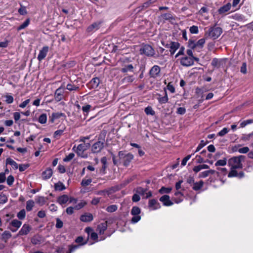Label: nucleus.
Here are the masks:
<instances>
[{
	"label": "nucleus",
	"mask_w": 253,
	"mask_h": 253,
	"mask_svg": "<svg viewBox=\"0 0 253 253\" xmlns=\"http://www.w3.org/2000/svg\"><path fill=\"white\" fill-rule=\"evenodd\" d=\"M222 33V29L216 27V24L211 27L205 33V38L207 39H217Z\"/></svg>",
	"instance_id": "nucleus-1"
},
{
	"label": "nucleus",
	"mask_w": 253,
	"mask_h": 253,
	"mask_svg": "<svg viewBox=\"0 0 253 253\" xmlns=\"http://www.w3.org/2000/svg\"><path fill=\"white\" fill-rule=\"evenodd\" d=\"M120 163H122L125 167H127L133 159V155L125 151H121L118 153Z\"/></svg>",
	"instance_id": "nucleus-2"
},
{
	"label": "nucleus",
	"mask_w": 253,
	"mask_h": 253,
	"mask_svg": "<svg viewBox=\"0 0 253 253\" xmlns=\"http://www.w3.org/2000/svg\"><path fill=\"white\" fill-rule=\"evenodd\" d=\"M245 156L240 155L237 157H233L228 161V164L232 169H241L243 168L242 162L245 161Z\"/></svg>",
	"instance_id": "nucleus-3"
},
{
	"label": "nucleus",
	"mask_w": 253,
	"mask_h": 253,
	"mask_svg": "<svg viewBox=\"0 0 253 253\" xmlns=\"http://www.w3.org/2000/svg\"><path fill=\"white\" fill-rule=\"evenodd\" d=\"M105 137V132L101 133L98 137V141L94 143L91 147V152L93 153H98L101 152L104 146V140Z\"/></svg>",
	"instance_id": "nucleus-4"
},
{
	"label": "nucleus",
	"mask_w": 253,
	"mask_h": 253,
	"mask_svg": "<svg viewBox=\"0 0 253 253\" xmlns=\"http://www.w3.org/2000/svg\"><path fill=\"white\" fill-rule=\"evenodd\" d=\"M141 54H144L147 56H153L155 54V50L149 44H145L140 48Z\"/></svg>",
	"instance_id": "nucleus-5"
},
{
	"label": "nucleus",
	"mask_w": 253,
	"mask_h": 253,
	"mask_svg": "<svg viewBox=\"0 0 253 253\" xmlns=\"http://www.w3.org/2000/svg\"><path fill=\"white\" fill-rule=\"evenodd\" d=\"M85 146L84 143L79 144L76 148V153L79 157L86 158L87 157V154L84 153V152L86 150Z\"/></svg>",
	"instance_id": "nucleus-6"
},
{
	"label": "nucleus",
	"mask_w": 253,
	"mask_h": 253,
	"mask_svg": "<svg viewBox=\"0 0 253 253\" xmlns=\"http://www.w3.org/2000/svg\"><path fill=\"white\" fill-rule=\"evenodd\" d=\"M170 44L169 50H167L165 52V54L167 55L169 54V52H170V55H173L175 52L176 50L180 47V43L178 42H170Z\"/></svg>",
	"instance_id": "nucleus-7"
},
{
	"label": "nucleus",
	"mask_w": 253,
	"mask_h": 253,
	"mask_svg": "<svg viewBox=\"0 0 253 253\" xmlns=\"http://www.w3.org/2000/svg\"><path fill=\"white\" fill-rule=\"evenodd\" d=\"M161 68L158 65L154 66L149 71V74L151 78H155L159 77Z\"/></svg>",
	"instance_id": "nucleus-8"
},
{
	"label": "nucleus",
	"mask_w": 253,
	"mask_h": 253,
	"mask_svg": "<svg viewBox=\"0 0 253 253\" xmlns=\"http://www.w3.org/2000/svg\"><path fill=\"white\" fill-rule=\"evenodd\" d=\"M180 63L184 66L188 67L193 65L194 62L191 57L185 56L181 58Z\"/></svg>",
	"instance_id": "nucleus-9"
},
{
	"label": "nucleus",
	"mask_w": 253,
	"mask_h": 253,
	"mask_svg": "<svg viewBox=\"0 0 253 253\" xmlns=\"http://www.w3.org/2000/svg\"><path fill=\"white\" fill-rule=\"evenodd\" d=\"M225 59L214 58L211 61V65L214 68H219L223 63H225Z\"/></svg>",
	"instance_id": "nucleus-10"
},
{
	"label": "nucleus",
	"mask_w": 253,
	"mask_h": 253,
	"mask_svg": "<svg viewBox=\"0 0 253 253\" xmlns=\"http://www.w3.org/2000/svg\"><path fill=\"white\" fill-rule=\"evenodd\" d=\"M78 248L79 246L70 245L69 246V251L65 253V250L63 247H58L55 253H72Z\"/></svg>",
	"instance_id": "nucleus-11"
},
{
	"label": "nucleus",
	"mask_w": 253,
	"mask_h": 253,
	"mask_svg": "<svg viewBox=\"0 0 253 253\" xmlns=\"http://www.w3.org/2000/svg\"><path fill=\"white\" fill-rule=\"evenodd\" d=\"M48 51V46H43L41 50H40L39 54L38 56V59L39 61H41L46 56Z\"/></svg>",
	"instance_id": "nucleus-12"
},
{
	"label": "nucleus",
	"mask_w": 253,
	"mask_h": 253,
	"mask_svg": "<svg viewBox=\"0 0 253 253\" xmlns=\"http://www.w3.org/2000/svg\"><path fill=\"white\" fill-rule=\"evenodd\" d=\"M31 230V227L28 224H25L19 231L18 236L26 235L28 234Z\"/></svg>",
	"instance_id": "nucleus-13"
},
{
	"label": "nucleus",
	"mask_w": 253,
	"mask_h": 253,
	"mask_svg": "<svg viewBox=\"0 0 253 253\" xmlns=\"http://www.w3.org/2000/svg\"><path fill=\"white\" fill-rule=\"evenodd\" d=\"M170 197L168 195H165L160 198V201L162 202L164 206H170L173 205V203L170 200Z\"/></svg>",
	"instance_id": "nucleus-14"
},
{
	"label": "nucleus",
	"mask_w": 253,
	"mask_h": 253,
	"mask_svg": "<svg viewBox=\"0 0 253 253\" xmlns=\"http://www.w3.org/2000/svg\"><path fill=\"white\" fill-rule=\"evenodd\" d=\"M102 22L99 21V22H94L92 24H91L90 25H89L87 28V32H91L93 31V30H98L100 26V25L101 24Z\"/></svg>",
	"instance_id": "nucleus-15"
},
{
	"label": "nucleus",
	"mask_w": 253,
	"mask_h": 253,
	"mask_svg": "<svg viewBox=\"0 0 253 253\" xmlns=\"http://www.w3.org/2000/svg\"><path fill=\"white\" fill-rule=\"evenodd\" d=\"M231 3L228 2L226 4L220 7L218 10V12L219 14H222L227 11H228L231 8Z\"/></svg>",
	"instance_id": "nucleus-16"
},
{
	"label": "nucleus",
	"mask_w": 253,
	"mask_h": 253,
	"mask_svg": "<svg viewBox=\"0 0 253 253\" xmlns=\"http://www.w3.org/2000/svg\"><path fill=\"white\" fill-rule=\"evenodd\" d=\"M107 228V221L101 223L97 226V230L100 234H103Z\"/></svg>",
	"instance_id": "nucleus-17"
},
{
	"label": "nucleus",
	"mask_w": 253,
	"mask_h": 253,
	"mask_svg": "<svg viewBox=\"0 0 253 253\" xmlns=\"http://www.w3.org/2000/svg\"><path fill=\"white\" fill-rule=\"evenodd\" d=\"M55 99L56 101H60L61 100L63 97V91L61 88H59L56 89L55 92Z\"/></svg>",
	"instance_id": "nucleus-18"
},
{
	"label": "nucleus",
	"mask_w": 253,
	"mask_h": 253,
	"mask_svg": "<svg viewBox=\"0 0 253 253\" xmlns=\"http://www.w3.org/2000/svg\"><path fill=\"white\" fill-rule=\"evenodd\" d=\"M149 207L152 208L153 210H156L160 208V204L157 202L155 199H151L149 202Z\"/></svg>",
	"instance_id": "nucleus-19"
},
{
	"label": "nucleus",
	"mask_w": 253,
	"mask_h": 253,
	"mask_svg": "<svg viewBox=\"0 0 253 253\" xmlns=\"http://www.w3.org/2000/svg\"><path fill=\"white\" fill-rule=\"evenodd\" d=\"M52 175V170L50 168H48L42 173V176L43 179H47L49 178Z\"/></svg>",
	"instance_id": "nucleus-20"
},
{
	"label": "nucleus",
	"mask_w": 253,
	"mask_h": 253,
	"mask_svg": "<svg viewBox=\"0 0 253 253\" xmlns=\"http://www.w3.org/2000/svg\"><path fill=\"white\" fill-rule=\"evenodd\" d=\"M63 116H65L64 113L59 112L53 113L51 115V116L50 117L49 121L52 123L54 122L55 119H58Z\"/></svg>",
	"instance_id": "nucleus-21"
},
{
	"label": "nucleus",
	"mask_w": 253,
	"mask_h": 253,
	"mask_svg": "<svg viewBox=\"0 0 253 253\" xmlns=\"http://www.w3.org/2000/svg\"><path fill=\"white\" fill-rule=\"evenodd\" d=\"M80 219L83 222L91 221L93 219V215L91 213L82 215L80 217Z\"/></svg>",
	"instance_id": "nucleus-22"
},
{
	"label": "nucleus",
	"mask_w": 253,
	"mask_h": 253,
	"mask_svg": "<svg viewBox=\"0 0 253 253\" xmlns=\"http://www.w3.org/2000/svg\"><path fill=\"white\" fill-rule=\"evenodd\" d=\"M69 200L67 195H63L59 197L57 199V202L60 204L63 205L66 203Z\"/></svg>",
	"instance_id": "nucleus-23"
},
{
	"label": "nucleus",
	"mask_w": 253,
	"mask_h": 253,
	"mask_svg": "<svg viewBox=\"0 0 253 253\" xmlns=\"http://www.w3.org/2000/svg\"><path fill=\"white\" fill-rule=\"evenodd\" d=\"M158 0H148L146 2L143 3V4L140 6L141 10H143L149 7L151 4L156 2Z\"/></svg>",
	"instance_id": "nucleus-24"
},
{
	"label": "nucleus",
	"mask_w": 253,
	"mask_h": 253,
	"mask_svg": "<svg viewBox=\"0 0 253 253\" xmlns=\"http://www.w3.org/2000/svg\"><path fill=\"white\" fill-rule=\"evenodd\" d=\"M133 66L132 64H128L125 65L123 68H122L121 70V72L123 73H126L128 72H133Z\"/></svg>",
	"instance_id": "nucleus-25"
},
{
	"label": "nucleus",
	"mask_w": 253,
	"mask_h": 253,
	"mask_svg": "<svg viewBox=\"0 0 253 253\" xmlns=\"http://www.w3.org/2000/svg\"><path fill=\"white\" fill-rule=\"evenodd\" d=\"M6 164L10 165L13 167L15 169H17L18 168V164L10 158H8L6 160Z\"/></svg>",
	"instance_id": "nucleus-26"
},
{
	"label": "nucleus",
	"mask_w": 253,
	"mask_h": 253,
	"mask_svg": "<svg viewBox=\"0 0 253 253\" xmlns=\"http://www.w3.org/2000/svg\"><path fill=\"white\" fill-rule=\"evenodd\" d=\"M30 19L27 18L21 25H20L19 27H17V31H20L27 27L30 23Z\"/></svg>",
	"instance_id": "nucleus-27"
},
{
	"label": "nucleus",
	"mask_w": 253,
	"mask_h": 253,
	"mask_svg": "<svg viewBox=\"0 0 253 253\" xmlns=\"http://www.w3.org/2000/svg\"><path fill=\"white\" fill-rule=\"evenodd\" d=\"M21 221L17 219H14L10 223V225L11 226L17 228L18 229L21 226Z\"/></svg>",
	"instance_id": "nucleus-28"
},
{
	"label": "nucleus",
	"mask_w": 253,
	"mask_h": 253,
	"mask_svg": "<svg viewBox=\"0 0 253 253\" xmlns=\"http://www.w3.org/2000/svg\"><path fill=\"white\" fill-rule=\"evenodd\" d=\"M35 203L32 200H30L26 202V209L27 211H31L32 210L33 207L34 206Z\"/></svg>",
	"instance_id": "nucleus-29"
},
{
	"label": "nucleus",
	"mask_w": 253,
	"mask_h": 253,
	"mask_svg": "<svg viewBox=\"0 0 253 253\" xmlns=\"http://www.w3.org/2000/svg\"><path fill=\"white\" fill-rule=\"evenodd\" d=\"M11 237V234L8 231H5L2 234V240L6 242L7 240Z\"/></svg>",
	"instance_id": "nucleus-30"
},
{
	"label": "nucleus",
	"mask_w": 253,
	"mask_h": 253,
	"mask_svg": "<svg viewBox=\"0 0 253 253\" xmlns=\"http://www.w3.org/2000/svg\"><path fill=\"white\" fill-rule=\"evenodd\" d=\"M54 188L56 190L62 191L65 189L64 185L61 182H58L54 185Z\"/></svg>",
	"instance_id": "nucleus-31"
},
{
	"label": "nucleus",
	"mask_w": 253,
	"mask_h": 253,
	"mask_svg": "<svg viewBox=\"0 0 253 253\" xmlns=\"http://www.w3.org/2000/svg\"><path fill=\"white\" fill-rule=\"evenodd\" d=\"M187 46L191 49H194L196 47H197L195 41L194 40H192V39H190L189 40V41L188 42Z\"/></svg>",
	"instance_id": "nucleus-32"
},
{
	"label": "nucleus",
	"mask_w": 253,
	"mask_h": 253,
	"mask_svg": "<svg viewBox=\"0 0 253 253\" xmlns=\"http://www.w3.org/2000/svg\"><path fill=\"white\" fill-rule=\"evenodd\" d=\"M205 39L206 38L201 39L196 42L197 47L202 49L204 47V45L205 43Z\"/></svg>",
	"instance_id": "nucleus-33"
},
{
	"label": "nucleus",
	"mask_w": 253,
	"mask_h": 253,
	"mask_svg": "<svg viewBox=\"0 0 253 253\" xmlns=\"http://www.w3.org/2000/svg\"><path fill=\"white\" fill-rule=\"evenodd\" d=\"M100 83V80H90L88 84L92 88H96Z\"/></svg>",
	"instance_id": "nucleus-34"
},
{
	"label": "nucleus",
	"mask_w": 253,
	"mask_h": 253,
	"mask_svg": "<svg viewBox=\"0 0 253 253\" xmlns=\"http://www.w3.org/2000/svg\"><path fill=\"white\" fill-rule=\"evenodd\" d=\"M145 112L147 115H150L153 116L155 115V112L152 109V107L150 106H148L145 109Z\"/></svg>",
	"instance_id": "nucleus-35"
},
{
	"label": "nucleus",
	"mask_w": 253,
	"mask_h": 253,
	"mask_svg": "<svg viewBox=\"0 0 253 253\" xmlns=\"http://www.w3.org/2000/svg\"><path fill=\"white\" fill-rule=\"evenodd\" d=\"M47 116L45 114H42L39 117V122L41 124H45L46 122Z\"/></svg>",
	"instance_id": "nucleus-36"
},
{
	"label": "nucleus",
	"mask_w": 253,
	"mask_h": 253,
	"mask_svg": "<svg viewBox=\"0 0 253 253\" xmlns=\"http://www.w3.org/2000/svg\"><path fill=\"white\" fill-rule=\"evenodd\" d=\"M140 213V209L137 207H133L131 210V213L133 215H137Z\"/></svg>",
	"instance_id": "nucleus-37"
},
{
	"label": "nucleus",
	"mask_w": 253,
	"mask_h": 253,
	"mask_svg": "<svg viewBox=\"0 0 253 253\" xmlns=\"http://www.w3.org/2000/svg\"><path fill=\"white\" fill-rule=\"evenodd\" d=\"M26 215V212L25 210L23 209L21 210L18 213H17V217L18 218L22 220L25 218Z\"/></svg>",
	"instance_id": "nucleus-38"
},
{
	"label": "nucleus",
	"mask_w": 253,
	"mask_h": 253,
	"mask_svg": "<svg viewBox=\"0 0 253 253\" xmlns=\"http://www.w3.org/2000/svg\"><path fill=\"white\" fill-rule=\"evenodd\" d=\"M83 241H84V238L82 236H79V237H77L75 240L76 243L80 244V245H78L79 247L81 245H84L87 243V241H85V242H83Z\"/></svg>",
	"instance_id": "nucleus-39"
},
{
	"label": "nucleus",
	"mask_w": 253,
	"mask_h": 253,
	"mask_svg": "<svg viewBox=\"0 0 253 253\" xmlns=\"http://www.w3.org/2000/svg\"><path fill=\"white\" fill-rule=\"evenodd\" d=\"M204 182L202 181H200L199 182L194 183V186L193 187V189L195 190H199L203 185Z\"/></svg>",
	"instance_id": "nucleus-40"
},
{
	"label": "nucleus",
	"mask_w": 253,
	"mask_h": 253,
	"mask_svg": "<svg viewBox=\"0 0 253 253\" xmlns=\"http://www.w3.org/2000/svg\"><path fill=\"white\" fill-rule=\"evenodd\" d=\"M165 95L164 96L158 98L159 102L161 104L166 103L168 101V97L166 91H165Z\"/></svg>",
	"instance_id": "nucleus-41"
},
{
	"label": "nucleus",
	"mask_w": 253,
	"mask_h": 253,
	"mask_svg": "<svg viewBox=\"0 0 253 253\" xmlns=\"http://www.w3.org/2000/svg\"><path fill=\"white\" fill-rule=\"evenodd\" d=\"M236 169H232L231 168V170L228 173V176L229 177L237 176L238 172Z\"/></svg>",
	"instance_id": "nucleus-42"
},
{
	"label": "nucleus",
	"mask_w": 253,
	"mask_h": 253,
	"mask_svg": "<svg viewBox=\"0 0 253 253\" xmlns=\"http://www.w3.org/2000/svg\"><path fill=\"white\" fill-rule=\"evenodd\" d=\"M162 17L165 20H173L174 18L170 13H164L162 15Z\"/></svg>",
	"instance_id": "nucleus-43"
},
{
	"label": "nucleus",
	"mask_w": 253,
	"mask_h": 253,
	"mask_svg": "<svg viewBox=\"0 0 253 253\" xmlns=\"http://www.w3.org/2000/svg\"><path fill=\"white\" fill-rule=\"evenodd\" d=\"M36 202L40 205H43L45 204V200L43 197H38L36 199Z\"/></svg>",
	"instance_id": "nucleus-44"
},
{
	"label": "nucleus",
	"mask_w": 253,
	"mask_h": 253,
	"mask_svg": "<svg viewBox=\"0 0 253 253\" xmlns=\"http://www.w3.org/2000/svg\"><path fill=\"white\" fill-rule=\"evenodd\" d=\"M117 210V206L115 205H111L108 206L106 208V211L109 212H113Z\"/></svg>",
	"instance_id": "nucleus-45"
},
{
	"label": "nucleus",
	"mask_w": 253,
	"mask_h": 253,
	"mask_svg": "<svg viewBox=\"0 0 253 253\" xmlns=\"http://www.w3.org/2000/svg\"><path fill=\"white\" fill-rule=\"evenodd\" d=\"M171 190V188H166L165 187H162L159 191V193L161 194L164 193H169Z\"/></svg>",
	"instance_id": "nucleus-46"
},
{
	"label": "nucleus",
	"mask_w": 253,
	"mask_h": 253,
	"mask_svg": "<svg viewBox=\"0 0 253 253\" xmlns=\"http://www.w3.org/2000/svg\"><path fill=\"white\" fill-rule=\"evenodd\" d=\"M19 13L21 15H25L27 14V11L25 6L21 5L20 8L18 9Z\"/></svg>",
	"instance_id": "nucleus-47"
},
{
	"label": "nucleus",
	"mask_w": 253,
	"mask_h": 253,
	"mask_svg": "<svg viewBox=\"0 0 253 253\" xmlns=\"http://www.w3.org/2000/svg\"><path fill=\"white\" fill-rule=\"evenodd\" d=\"M206 90L204 88H200L197 87L196 89V93L198 95V96H201V98L203 97V93L205 92Z\"/></svg>",
	"instance_id": "nucleus-48"
},
{
	"label": "nucleus",
	"mask_w": 253,
	"mask_h": 253,
	"mask_svg": "<svg viewBox=\"0 0 253 253\" xmlns=\"http://www.w3.org/2000/svg\"><path fill=\"white\" fill-rule=\"evenodd\" d=\"M229 131V129L226 127H224L222 129L221 131H220L218 133L217 135L220 136H223L226 134H227Z\"/></svg>",
	"instance_id": "nucleus-49"
},
{
	"label": "nucleus",
	"mask_w": 253,
	"mask_h": 253,
	"mask_svg": "<svg viewBox=\"0 0 253 253\" xmlns=\"http://www.w3.org/2000/svg\"><path fill=\"white\" fill-rule=\"evenodd\" d=\"M91 181H92V180L91 178H89L87 179H83V180L81 182V185L83 186H86L89 185L90 184V183L91 182Z\"/></svg>",
	"instance_id": "nucleus-50"
},
{
	"label": "nucleus",
	"mask_w": 253,
	"mask_h": 253,
	"mask_svg": "<svg viewBox=\"0 0 253 253\" xmlns=\"http://www.w3.org/2000/svg\"><path fill=\"white\" fill-rule=\"evenodd\" d=\"M147 190V189H144L141 187H139L137 188L136 192L139 194L144 195Z\"/></svg>",
	"instance_id": "nucleus-51"
},
{
	"label": "nucleus",
	"mask_w": 253,
	"mask_h": 253,
	"mask_svg": "<svg viewBox=\"0 0 253 253\" xmlns=\"http://www.w3.org/2000/svg\"><path fill=\"white\" fill-rule=\"evenodd\" d=\"M189 30L191 34H197L199 32L198 27L197 26H191Z\"/></svg>",
	"instance_id": "nucleus-52"
},
{
	"label": "nucleus",
	"mask_w": 253,
	"mask_h": 253,
	"mask_svg": "<svg viewBox=\"0 0 253 253\" xmlns=\"http://www.w3.org/2000/svg\"><path fill=\"white\" fill-rule=\"evenodd\" d=\"M7 201V198L5 195L1 193L0 194V204L5 203Z\"/></svg>",
	"instance_id": "nucleus-53"
},
{
	"label": "nucleus",
	"mask_w": 253,
	"mask_h": 253,
	"mask_svg": "<svg viewBox=\"0 0 253 253\" xmlns=\"http://www.w3.org/2000/svg\"><path fill=\"white\" fill-rule=\"evenodd\" d=\"M75 156V154L73 153H70L68 156H67L64 159L63 161L65 162H69L72 159H73V158Z\"/></svg>",
	"instance_id": "nucleus-54"
},
{
	"label": "nucleus",
	"mask_w": 253,
	"mask_h": 253,
	"mask_svg": "<svg viewBox=\"0 0 253 253\" xmlns=\"http://www.w3.org/2000/svg\"><path fill=\"white\" fill-rule=\"evenodd\" d=\"M226 160L225 159L224 160H218L215 165L216 166H224L226 165Z\"/></svg>",
	"instance_id": "nucleus-55"
},
{
	"label": "nucleus",
	"mask_w": 253,
	"mask_h": 253,
	"mask_svg": "<svg viewBox=\"0 0 253 253\" xmlns=\"http://www.w3.org/2000/svg\"><path fill=\"white\" fill-rule=\"evenodd\" d=\"M4 97L5 98V101L8 104H10L13 101V97L11 95H5Z\"/></svg>",
	"instance_id": "nucleus-56"
},
{
	"label": "nucleus",
	"mask_w": 253,
	"mask_h": 253,
	"mask_svg": "<svg viewBox=\"0 0 253 253\" xmlns=\"http://www.w3.org/2000/svg\"><path fill=\"white\" fill-rule=\"evenodd\" d=\"M250 151V149L248 147H244L243 148H239L238 150V152L240 153L246 154L249 152Z\"/></svg>",
	"instance_id": "nucleus-57"
},
{
	"label": "nucleus",
	"mask_w": 253,
	"mask_h": 253,
	"mask_svg": "<svg viewBox=\"0 0 253 253\" xmlns=\"http://www.w3.org/2000/svg\"><path fill=\"white\" fill-rule=\"evenodd\" d=\"M56 227L57 228H61L63 226V222L59 218L56 219Z\"/></svg>",
	"instance_id": "nucleus-58"
},
{
	"label": "nucleus",
	"mask_w": 253,
	"mask_h": 253,
	"mask_svg": "<svg viewBox=\"0 0 253 253\" xmlns=\"http://www.w3.org/2000/svg\"><path fill=\"white\" fill-rule=\"evenodd\" d=\"M240 71L243 74H246L247 73V64L246 62L242 63Z\"/></svg>",
	"instance_id": "nucleus-59"
},
{
	"label": "nucleus",
	"mask_w": 253,
	"mask_h": 253,
	"mask_svg": "<svg viewBox=\"0 0 253 253\" xmlns=\"http://www.w3.org/2000/svg\"><path fill=\"white\" fill-rule=\"evenodd\" d=\"M206 142H205L204 140H201L195 152H197L200 151L204 146L206 145Z\"/></svg>",
	"instance_id": "nucleus-60"
},
{
	"label": "nucleus",
	"mask_w": 253,
	"mask_h": 253,
	"mask_svg": "<svg viewBox=\"0 0 253 253\" xmlns=\"http://www.w3.org/2000/svg\"><path fill=\"white\" fill-rule=\"evenodd\" d=\"M14 177L12 175H9L7 178V183L8 185H12L14 182Z\"/></svg>",
	"instance_id": "nucleus-61"
},
{
	"label": "nucleus",
	"mask_w": 253,
	"mask_h": 253,
	"mask_svg": "<svg viewBox=\"0 0 253 253\" xmlns=\"http://www.w3.org/2000/svg\"><path fill=\"white\" fill-rule=\"evenodd\" d=\"M29 167V164L20 165L19 169L20 171H23Z\"/></svg>",
	"instance_id": "nucleus-62"
},
{
	"label": "nucleus",
	"mask_w": 253,
	"mask_h": 253,
	"mask_svg": "<svg viewBox=\"0 0 253 253\" xmlns=\"http://www.w3.org/2000/svg\"><path fill=\"white\" fill-rule=\"evenodd\" d=\"M253 135V133H251L249 134H244L243 136L242 137V140L244 141L249 140L250 139V138Z\"/></svg>",
	"instance_id": "nucleus-63"
},
{
	"label": "nucleus",
	"mask_w": 253,
	"mask_h": 253,
	"mask_svg": "<svg viewBox=\"0 0 253 253\" xmlns=\"http://www.w3.org/2000/svg\"><path fill=\"white\" fill-rule=\"evenodd\" d=\"M140 216L138 215H134L131 219V222L134 223H136L140 220Z\"/></svg>",
	"instance_id": "nucleus-64"
}]
</instances>
